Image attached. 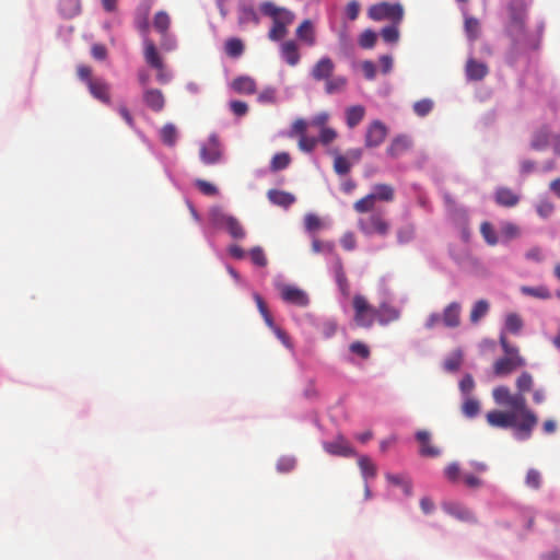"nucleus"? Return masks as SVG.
Instances as JSON below:
<instances>
[{"mask_svg":"<svg viewBox=\"0 0 560 560\" xmlns=\"http://www.w3.org/2000/svg\"><path fill=\"white\" fill-rule=\"evenodd\" d=\"M222 158V149L215 135L210 136L208 143L200 148V159L205 164H215Z\"/></svg>","mask_w":560,"mask_h":560,"instance_id":"nucleus-8","label":"nucleus"},{"mask_svg":"<svg viewBox=\"0 0 560 560\" xmlns=\"http://www.w3.org/2000/svg\"><path fill=\"white\" fill-rule=\"evenodd\" d=\"M387 136V127L380 120L372 121L365 133V147L376 148L383 143Z\"/></svg>","mask_w":560,"mask_h":560,"instance_id":"nucleus-11","label":"nucleus"},{"mask_svg":"<svg viewBox=\"0 0 560 560\" xmlns=\"http://www.w3.org/2000/svg\"><path fill=\"white\" fill-rule=\"evenodd\" d=\"M225 54L231 58H238L244 52V44L240 38L232 37L225 42Z\"/></svg>","mask_w":560,"mask_h":560,"instance_id":"nucleus-34","label":"nucleus"},{"mask_svg":"<svg viewBox=\"0 0 560 560\" xmlns=\"http://www.w3.org/2000/svg\"><path fill=\"white\" fill-rule=\"evenodd\" d=\"M536 211L539 217L544 219L549 218L555 211V205L548 199H540L536 206Z\"/></svg>","mask_w":560,"mask_h":560,"instance_id":"nucleus-55","label":"nucleus"},{"mask_svg":"<svg viewBox=\"0 0 560 560\" xmlns=\"http://www.w3.org/2000/svg\"><path fill=\"white\" fill-rule=\"evenodd\" d=\"M144 59L147 63L152 68L162 67L163 61L156 50L154 43L148 39L144 42Z\"/></svg>","mask_w":560,"mask_h":560,"instance_id":"nucleus-30","label":"nucleus"},{"mask_svg":"<svg viewBox=\"0 0 560 560\" xmlns=\"http://www.w3.org/2000/svg\"><path fill=\"white\" fill-rule=\"evenodd\" d=\"M465 32L470 40H476L480 34V23L474 16L465 19Z\"/></svg>","mask_w":560,"mask_h":560,"instance_id":"nucleus-44","label":"nucleus"},{"mask_svg":"<svg viewBox=\"0 0 560 560\" xmlns=\"http://www.w3.org/2000/svg\"><path fill=\"white\" fill-rule=\"evenodd\" d=\"M480 233H481L482 237L485 238V241L487 242V244H489L491 246H494L498 244V242H499L498 236H497L495 231L490 222L485 221L481 223Z\"/></svg>","mask_w":560,"mask_h":560,"instance_id":"nucleus-47","label":"nucleus"},{"mask_svg":"<svg viewBox=\"0 0 560 560\" xmlns=\"http://www.w3.org/2000/svg\"><path fill=\"white\" fill-rule=\"evenodd\" d=\"M349 350L360 357L361 359H368L371 354L370 348L368 345L362 341H354L349 346Z\"/></svg>","mask_w":560,"mask_h":560,"instance_id":"nucleus-58","label":"nucleus"},{"mask_svg":"<svg viewBox=\"0 0 560 560\" xmlns=\"http://www.w3.org/2000/svg\"><path fill=\"white\" fill-rule=\"evenodd\" d=\"M276 93L275 88H266L258 94V102L262 104H273L277 100Z\"/></svg>","mask_w":560,"mask_h":560,"instance_id":"nucleus-64","label":"nucleus"},{"mask_svg":"<svg viewBox=\"0 0 560 560\" xmlns=\"http://www.w3.org/2000/svg\"><path fill=\"white\" fill-rule=\"evenodd\" d=\"M312 250L314 253H327L335 254V245L331 242H322L317 238H314L312 242Z\"/></svg>","mask_w":560,"mask_h":560,"instance_id":"nucleus-57","label":"nucleus"},{"mask_svg":"<svg viewBox=\"0 0 560 560\" xmlns=\"http://www.w3.org/2000/svg\"><path fill=\"white\" fill-rule=\"evenodd\" d=\"M291 163V158L289 155V153L287 152H280V153H277L271 162H270V170L272 172H278V171H281V170H284L287 168Z\"/></svg>","mask_w":560,"mask_h":560,"instance_id":"nucleus-43","label":"nucleus"},{"mask_svg":"<svg viewBox=\"0 0 560 560\" xmlns=\"http://www.w3.org/2000/svg\"><path fill=\"white\" fill-rule=\"evenodd\" d=\"M521 292L536 299L547 300L551 298L550 291L545 285L527 287L523 285Z\"/></svg>","mask_w":560,"mask_h":560,"instance_id":"nucleus-39","label":"nucleus"},{"mask_svg":"<svg viewBox=\"0 0 560 560\" xmlns=\"http://www.w3.org/2000/svg\"><path fill=\"white\" fill-rule=\"evenodd\" d=\"M398 25L392 23V25L385 26L382 30L381 35L386 43H396L399 39Z\"/></svg>","mask_w":560,"mask_h":560,"instance_id":"nucleus-54","label":"nucleus"},{"mask_svg":"<svg viewBox=\"0 0 560 560\" xmlns=\"http://www.w3.org/2000/svg\"><path fill=\"white\" fill-rule=\"evenodd\" d=\"M224 228L233 238L241 240L245 237L244 228L235 217L229 219Z\"/></svg>","mask_w":560,"mask_h":560,"instance_id":"nucleus-45","label":"nucleus"},{"mask_svg":"<svg viewBox=\"0 0 560 560\" xmlns=\"http://www.w3.org/2000/svg\"><path fill=\"white\" fill-rule=\"evenodd\" d=\"M267 196L271 203L283 208L290 207L295 201V197L292 194L278 189H270Z\"/></svg>","mask_w":560,"mask_h":560,"instance_id":"nucleus-28","label":"nucleus"},{"mask_svg":"<svg viewBox=\"0 0 560 560\" xmlns=\"http://www.w3.org/2000/svg\"><path fill=\"white\" fill-rule=\"evenodd\" d=\"M489 311V303L486 300L477 301L470 311V322L478 323Z\"/></svg>","mask_w":560,"mask_h":560,"instance_id":"nucleus-41","label":"nucleus"},{"mask_svg":"<svg viewBox=\"0 0 560 560\" xmlns=\"http://www.w3.org/2000/svg\"><path fill=\"white\" fill-rule=\"evenodd\" d=\"M353 320L358 327L371 328L376 322V307L365 296L355 294L352 299Z\"/></svg>","mask_w":560,"mask_h":560,"instance_id":"nucleus-4","label":"nucleus"},{"mask_svg":"<svg viewBox=\"0 0 560 560\" xmlns=\"http://www.w3.org/2000/svg\"><path fill=\"white\" fill-rule=\"evenodd\" d=\"M209 217L211 222L215 226L224 228L225 224L229 222V219L232 218V215L226 214L221 208L214 207L210 210Z\"/></svg>","mask_w":560,"mask_h":560,"instance_id":"nucleus-46","label":"nucleus"},{"mask_svg":"<svg viewBox=\"0 0 560 560\" xmlns=\"http://www.w3.org/2000/svg\"><path fill=\"white\" fill-rule=\"evenodd\" d=\"M487 422L493 428H515L517 430V413L510 411L492 410L486 415Z\"/></svg>","mask_w":560,"mask_h":560,"instance_id":"nucleus-7","label":"nucleus"},{"mask_svg":"<svg viewBox=\"0 0 560 560\" xmlns=\"http://www.w3.org/2000/svg\"><path fill=\"white\" fill-rule=\"evenodd\" d=\"M170 25V15L165 11L156 12L153 20V26L162 36H166Z\"/></svg>","mask_w":560,"mask_h":560,"instance_id":"nucleus-35","label":"nucleus"},{"mask_svg":"<svg viewBox=\"0 0 560 560\" xmlns=\"http://www.w3.org/2000/svg\"><path fill=\"white\" fill-rule=\"evenodd\" d=\"M371 195L374 196V199L376 201L380 200L390 202L395 198L394 188L387 184H376L373 187V191L371 192Z\"/></svg>","mask_w":560,"mask_h":560,"instance_id":"nucleus-31","label":"nucleus"},{"mask_svg":"<svg viewBox=\"0 0 560 560\" xmlns=\"http://www.w3.org/2000/svg\"><path fill=\"white\" fill-rule=\"evenodd\" d=\"M347 84H348V80L345 77H342V75L332 77L331 75L325 82V92L329 95L340 93V92L345 91Z\"/></svg>","mask_w":560,"mask_h":560,"instance_id":"nucleus-33","label":"nucleus"},{"mask_svg":"<svg viewBox=\"0 0 560 560\" xmlns=\"http://www.w3.org/2000/svg\"><path fill=\"white\" fill-rule=\"evenodd\" d=\"M195 185L206 196H215L218 194V188L205 179H197Z\"/></svg>","mask_w":560,"mask_h":560,"instance_id":"nucleus-63","label":"nucleus"},{"mask_svg":"<svg viewBox=\"0 0 560 560\" xmlns=\"http://www.w3.org/2000/svg\"><path fill=\"white\" fill-rule=\"evenodd\" d=\"M323 447L328 454L335 456L350 457L355 454L342 435H338L334 441L324 442Z\"/></svg>","mask_w":560,"mask_h":560,"instance_id":"nucleus-12","label":"nucleus"},{"mask_svg":"<svg viewBox=\"0 0 560 560\" xmlns=\"http://www.w3.org/2000/svg\"><path fill=\"white\" fill-rule=\"evenodd\" d=\"M281 299L290 304L306 307L310 303L308 295L305 291L294 285L284 284L280 290Z\"/></svg>","mask_w":560,"mask_h":560,"instance_id":"nucleus-10","label":"nucleus"},{"mask_svg":"<svg viewBox=\"0 0 560 560\" xmlns=\"http://www.w3.org/2000/svg\"><path fill=\"white\" fill-rule=\"evenodd\" d=\"M465 71L468 80L480 81L488 74L489 69L485 62L470 58L466 62Z\"/></svg>","mask_w":560,"mask_h":560,"instance_id":"nucleus-20","label":"nucleus"},{"mask_svg":"<svg viewBox=\"0 0 560 560\" xmlns=\"http://www.w3.org/2000/svg\"><path fill=\"white\" fill-rule=\"evenodd\" d=\"M509 20L505 33L511 40V47L506 54L510 65H514L517 58L534 48L526 30V3L525 0H511L508 4Z\"/></svg>","mask_w":560,"mask_h":560,"instance_id":"nucleus-1","label":"nucleus"},{"mask_svg":"<svg viewBox=\"0 0 560 560\" xmlns=\"http://www.w3.org/2000/svg\"><path fill=\"white\" fill-rule=\"evenodd\" d=\"M249 256L253 264H255L258 267H265L268 262L262 248L259 246L252 248L249 252Z\"/></svg>","mask_w":560,"mask_h":560,"instance_id":"nucleus-60","label":"nucleus"},{"mask_svg":"<svg viewBox=\"0 0 560 560\" xmlns=\"http://www.w3.org/2000/svg\"><path fill=\"white\" fill-rule=\"evenodd\" d=\"M415 236V226L406 224L397 230V240L400 244L409 243Z\"/></svg>","mask_w":560,"mask_h":560,"instance_id":"nucleus-53","label":"nucleus"},{"mask_svg":"<svg viewBox=\"0 0 560 560\" xmlns=\"http://www.w3.org/2000/svg\"><path fill=\"white\" fill-rule=\"evenodd\" d=\"M443 510L462 522L476 523L477 521L474 513L468 508L457 502L444 503Z\"/></svg>","mask_w":560,"mask_h":560,"instance_id":"nucleus-15","label":"nucleus"},{"mask_svg":"<svg viewBox=\"0 0 560 560\" xmlns=\"http://www.w3.org/2000/svg\"><path fill=\"white\" fill-rule=\"evenodd\" d=\"M281 56L285 60V62L294 67L300 62L301 55L299 52V47L295 42L287 40L283 42L280 48Z\"/></svg>","mask_w":560,"mask_h":560,"instance_id":"nucleus-25","label":"nucleus"},{"mask_svg":"<svg viewBox=\"0 0 560 560\" xmlns=\"http://www.w3.org/2000/svg\"><path fill=\"white\" fill-rule=\"evenodd\" d=\"M88 88L93 97L105 104L110 103V89L107 82L102 79H89Z\"/></svg>","mask_w":560,"mask_h":560,"instance_id":"nucleus-17","label":"nucleus"},{"mask_svg":"<svg viewBox=\"0 0 560 560\" xmlns=\"http://www.w3.org/2000/svg\"><path fill=\"white\" fill-rule=\"evenodd\" d=\"M335 71V63L329 57H322L312 68L313 80L326 82Z\"/></svg>","mask_w":560,"mask_h":560,"instance_id":"nucleus-13","label":"nucleus"},{"mask_svg":"<svg viewBox=\"0 0 560 560\" xmlns=\"http://www.w3.org/2000/svg\"><path fill=\"white\" fill-rule=\"evenodd\" d=\"M59 7L61 12L68 16H73L81 10L79 0H60Z\"/></svg>","mask_w":560,"mask_h":560,"instance_id":"nucleus-48","label":"nucleus"},{"mask_svg":"<svg viewBox=\"0 0 560 560\" xmlns=\"http://www.w3.org/2000/svg\"><path fill=\"white\" fill-rule=\"evenodd\" d=\"M368 14L373 21L388 20L394 24H400L404 18V8L399 3L380 2L371 5Z\"/></svg>","mask_w":560,"mask_h":560,"instance_id":"nucleus-5","label":"nucleus"},{"mask_svg":"<svg viewBox=\"0 0 560 560\" xmlns=\"http://www.w3.org/2000/svg\"><path fill=\"white\" fill-rule=\"evenodd\" d=\"M463 363V352L457 349L453 351L443 363V368L447 372H457Z\"/></svg>","mask_w":560,"mask_h":560,"instance_id":"nucleus-36","label":"nucleus"},{"mask_svg":"<svg viewBox=\"0 0 560 560\" xmlns=\"http://www.w3.org/2000/svg\"><path fill=\"white\" fill-rule=\"evenodd\" d=\"M332 270L335 273V279L338 284V288L340 292L345 295H349V283L347 276L343 270L342 260L339 255H335L334 262H332Z\"/></svg>","mask_w":560,"mask_h":560,"instance_id":"nucleus-22","label":"nucleus"},{"mask_svg":"<svg viewBox=\"0 0 560 560\" xmlns=\"http://www.w3.org/2000/svg\"><path fill=\"white\" fill-rule=\"evenodd\" d=\"M296 37L307 46L312 47L316 44V32L310 20H304L296 28Z\"/></svg>","mask_w":560,"mask_h":560,"instance_id":"nucleus-23","label":"nucleus"},{"mask_svg":"<svg viewBox=\"0 0 560 560\" xmlns=\"http://www.w3.org/2000/svg\"><path fill=\"white\" fill-rule=\"evenodd\" d=\"M411 147V140L407 136H397L387 148L388 155L397 158L408 151Z\"/></svg>","mask_w":560,"mask_h":560,"instance_id":"nucleus-27","label":"nucleus"},{"mask_svg":"<svg viewBox=\"0 0 560 560\" xmlns=\"http://www.w3.org/2000/svg\"><path fill=\"white\" fill-rule=\"evenodd\" d=\"M492 396L497 404L508 406L512 395L506 386H499L493 389Z\"/></svg>","mask_w":560,"mask_h":560,"instance_id":"nucleus-50","label":"nucleus"},{"mask_svg":"<svg viewBox=\"0 0 560 560\" xmlns=\"http://www.w3.org/2000/svg\"><path fill=\"white\" fill-rule=\"evenodd\" d=\"M501 234L503 237H505L509 241V240L518 237L521 232H520V228L516 224H514L512 222H505L501 226Z\"/></svg>","mask_w":560,"mask_h":560,"instance_id":"nucleus-59","label":"nucleus"},{"mask_svg":"<svg viewBox=\"0 0 560 560\" xmlns=\"http://www.w3.org/2000/svg\"><path fill=\"white\" fill-rule=\"evenodd\" d=\"M508 406L517 411V419L520 418L517 423V438L521 440L529 439L538 422V418L533 410L527 408L524 395L521 393L512 395Z\"/></svg>","mask_w":560,"mask_h":560,"instance_id":"nucleus-3","label":"nucleus"},{"mask_svg":"<svg viewBox=\"0 0 560 560\" xmlns=\"http://www.w3.org/2000/svg\"><path fill=\"white\" fill-rule=\"evenodd\" d=\"M525 364L526 361L523 357H502L494 362L493 373L497 376H505Z\"/></svg>","mask_w":560,"mask_h":560,"instance_id":"nucleus-9","label":"nucleus"},{"mask_svg":"<svg viewBox=\"0 0 560 560\" xmlns=\"http://www.w3.org/2000/svg\"><path fill=\"white\" fill-rule=\"evenodd\" d=\"M358 465L360 467V470H361V474L363 476V478L366 480V479H372V478H375L376 476V466L375 464L371 460L370 457L368 456H360L359 459H358Z\"/></svg>","mask_w":560,"mask_h":560,"instance_id":"nucleus-37","label":"nucleus"},{"mask_svg":"<svg viewBox=\"0 0 560 560\" xmlns=\"http://www.w3.org/2000/svg\"><path fill=\"white\" fill-rule=\"evenodd\" d=\"M231 86L238 94H254L256 92V81L248 75L235 78Z\"/></svg>","mask_w":560,"mask_h":560,"instance_id":"nucleus-26","label":"nucleus"},{"mask_svg":"<svg viewBox=\"0 0 560 560\" xmlns=\"http://www.w3.org/2000/svg\"><path fill=\"white\" fill-rule=\"evenodd\" d=\"M523 319L516 313H510L505 317V329L511 334L517 335L523 328Z\"/></svg>","mask_w":560,"mask_h":560,"instance_id":"nucleus-42","label":"nucleus"},{"mask_svg":"<svg viewBox=\"0 0 560 560\" xmlns=\"http://www.w3.org/2000/svg\"><path fill=\"white\" fill-rule=\"evenodd\" d=\"M351 168L350 162L342 155H337L334 161V170L339 175L349 173Z\"/></svg>","mask_w":560,"mask_h":560,"instance_id":"nucleus-61","label":"nucleus"},{"mask_svg":"<svg viewBox=\"0 0 560 560\" xmlns=\"http://www.w3.org/2000/svg\"><path fill=\"white\" fill-rule=\"evenodd\" d=\"M533 384V376L528 372H523L516 380V387L521 394L529 392Z\"/></svg>","mask_w":560,"mask_h":560,"instance_id":"nucleus-49","label":"nucleus"},{"mask_svg":"<svg viewBox=\"0 0 560 560\" xmlns=\"http://www.w3.org/2000/svg\"><path fill=\"white\" fill-rule=\"evenodd\" d=\"M358 228L365 235L377 234L380 236H386L389 232L390 224L383 213L372 212L359 219Z\"/></svg>","mask_w":560,"mask_h":560,"instance_id":"nucleus-6","label":"nucleus"},{"mask_svg":"<svg viewBox=\"0 0 560 560\" xmlns=\"http://www.w3.org/2000/svg\"><path fill=\"white\" fill-rule=\"evenodd\" d=\"M525 483L527 487L538 490L541 486L540 471L535 468H530L526 474Z\"/></svg>","mask_w":560,"mask_h":560,"instance_id":"nucleus-51","label":"nucleus"},{"mask_svg":"<svg viewBox=\"0 0 560 560\" xmlns=\"http://www.w3.org/2000/svg\"><path fill=\"white\" fill-rule=\"evenodd\" d=\"M365 109L362 105L350 106L346 109V122L349 128L357 127L364 118Z\"/></svg>","mask_w":560,"mask_h":560,"instance_id":"nucleus-29","label":"nucleus"},{"mask_svg":"<svg viewBox=\"0 0 560 560\" xmlns=\"http://www.w3.org/2000/svg\"><path fill=\"white\" fill-rule=\"evenodd\" d=\"M400 318V311L394 305L383 302L376 307V323L386 326Z\"/></svg>","mask_w":560,"mask_h":560,"instance_id":"nucleus-14","label":"nucleus"},{"mask_svg":"<svg viewBox=\"0 0 560 560\" xmlns=\"http://www.w3.org/2000/svg\"><path fill=\"white\" fill-rule=\"evenodd\" d=\"M237 22L240 26H245L249 23L258 25L260 18L253 4L242 2L237 7Z\"/></svg>","mask_w":560,"mask_h":560,"instance_id":"nucleus-16","label":"nucleus"},{"mask_svg":"<svg viewBox=\"0 0 560 560\" xmlns=\"http://www.w3.org/2000/svg\"><path fill=\"white\" fill-rule=\"evenodd\" d=\"M462 412L465 417L471 419L480 412V402L471 396H467L462 405Z\"/></svg>","mask_w":560,"mask_h":560,"instance_id":"nucleus-38","label":"nucleus"},{"mask_svg":"<svg viewBox=\"0 0 560 560\" xmlns=\"http://www.w3.org/2000/svg\"><path fill=\"white\" fill-rule=\"evenodd\" d=\"M495 202L499 206L512 208L520 202V196L508 187H500L495 190Z\"/></svg>","mask_w":560,"mask_h":560,"instance_id":"nucleus-24","label":"nucleus"},{"mask_svg":"<svg viewBox=\"0 0 560 560\" xmlns=\"http://www.w3.org/2000/svg\"><path fill=\"white\" fill-rule=\"evenodd\" d=\"M259 11L262 15L272 20V27L269 30L268 38L272 42H279L288 34V27L294 21V13L287 8L279 7L272 1H264L259 4Z\"/></svg>","mask_w":560,"mask_h":560,"instance_id":"nucleus-2","label":"nucleus"},{"mask_svg":"<svg viewBox=\"0 0 560 560\" xmlns=\"http://www.w3.org/2000/svg\"><path fill=\"white\" fill-rule=\"evenodd\" d=\"M462 306L458 302H452L442 313V324L447 328H456L460 325Z\"/></svg>","mask_w":560,"mask_h":560,"instance_id":"nucleus-18","label":"nucleus"},{"mask_svg":"<svg viewBox=\"0 0 560 560\" xmlns=\"http://www.w3.org/2000/svg\"><path fill=\"white\" fill-rule=\"evenodd\" d=\"M178 132L174 124H165L160 130L161 141L168 147H174L177 141Z\"/></svg>","mask_w":560,"mask_h":560,"instance_id":"nucleus-32","label":"nucleus"},{"mask_svg":"<svg viewBox=\"0 0 560 560\" xmlns=\"http://www.w3.org/2000/svg\"><path fill=\"white\" fill-rule=\"evenodd\" d=\"M445 478L451 482H457L460 476V469L457 463H451L444 469Z\"/></svg>","mask_w":560,"mask_h":560,"instance_id":"nucleus-62","label":"nucleus"},{"mask_svg":"<svg viewBox=\"0 0 560 560\" xmlns=\"http://www.w3.org/2000/svg\"><path fill=\"white\" fill-rule=\"evenodd\" d=\"M416 439L420 443V455L424 457H436L440 455V450L431 444L430 433L425 430H420L416 433Z\"/></svg>","mask_w":560,"mask_h":560,"instance_id":"nucleus-21","label":"nucleus"},{"mask_svg":"<svg viewBox=\"0 0 560 560\" xmlns=\"http://www.w3.org/2000/svg\"><path fill=\"white\" fill-rule=\"evenodd\" d=\"M432 108L433 102L429 98L417 101L413 104V112L420 117L427 116L432 110Z\"/></svg>","mask_w":560,"mask_h":560,"instance_id":"nucleus-56","label":"nucleus"},{"mask_svg":"<svg viewBox=\"0 0 560 560\" xmlns=\"http://www.w3.org/2000/svg\"><path fill=\"white\" fill-rule=\"evenodd\" d=\"M143 101L145 105L153 112H161L165 106V97L161 90L147 89L143 92Z\"/></svg>","mask_w":560,"mask_h":560,"instance_id":"nucleus-19","label":"nucleus"},{"mask_svg":"<svg viewBox=\"0 0 560 560\" xmlns=\"http://www.w3.org/2000/svg\"><path fill=\"white\" fill-rule=\"evenodd\" d=\"M377 39V35L372 30H365L359 38V45L362 48L370 49L373 48Z\"/></svg>","mask_w":560,"mask_h":560,"instance_id":"nucleus-52","label":"nucleus"},{"mask_svg":"<svg viewBox=\"0 0 560 560\" xmlns=\"http://www.w3.org/2000/svg\"><path fill=\"white\" fill-rule=\"evenodd\" d=\"M376 200L374 199V196L371 194L364 196L363 198L357 200L353 203V209L358 213H369L371 212L375 207Z\"/></svg>","mask_w":560,"mask_h":560,"instance_id":"nucleus-40","label":"nucleus"}]
</instances>
